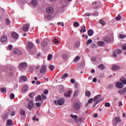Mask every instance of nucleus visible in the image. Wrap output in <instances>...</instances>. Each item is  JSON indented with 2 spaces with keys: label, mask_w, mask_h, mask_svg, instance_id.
Wrapping results in <instances>:
<instances>
[{
  "label": "nucleus",
  "mask_w": 126,
  "mask_h": 126,
  "mask_svg": "<svg viewBox=\"0 0 126 126\" xmlns=\"http://www.w3.org/2000/svg\"><path fill=\"white\" fill-rule=\"evenodd\" d=\"M64 102H65V100L63 98H61L58 100H55V104L59 105V106H62V105L64 104Z\"/></svg>",
  "instance_id": "nucleus-1"
},
{
  "label": "nucleus",
  "mask_w": 126,
  "mask_h": 126,
  "mask_svg": "<svg viewBox=\"0 0 126 126\" xmlns=\"http://www.w3.org/2000/svg\"><path fill=\"white\" fill-rule=\"evenodd\" d=\"M29 110H31L34 109V103H33V100H30L29 102Z\"/></svg>",
  "instance_id": "nucleus-2"
},
{
  "label": "nucleus",
  "mask_w": 126,
  "mask_h": 126,
  "mask_svg": "<svg viewBox=\"0 0 126 126\" xmlns=\"http://www.w3.org/2000/svg\"><path fill=\"white\" fill-rule=\"evenodd\" d=\"M13 53L15 55H18L20 56V55H22V52L19 50V49L17 48H15L13 49Z\"/></svg>",
  "instance_id": "nucleus-3"
},
{
  "label": "nucleus",
  "mask_w": 126,
  "mask_h": 126,
  "mask_svg": "<svg viewBox=\"0 0 126 126\" xmlns=\"http://www.w3.org/2000/svg\"><path fill=\"white\" fill-rule=\"evenodd\" d=\"M30 27V24H25L23 27V30L25 32H27L29 30V28Z\"/></svg>",
  "instance_id": "nucleus-4"
},
{
  "label": "nucleus",
  "mask_w": 126,
  "mask_h": 126,
  "mask_svg": "<svg viewBox=\"0 0 126 126\" xmlns=\"http://www.w3.org/2000/svg\"><path fill=\"white\" fill-rule=\"evenodd\" d=\"M46 11L47 13L52 14V13H54V8L52 7H48L46 8Z\"/></svg>",
  "instance_id": "nucleus-5"
},
{
  "label": "nucleus",
  "mask_w": 126,
  "mask_h": 126,
  "mask_svg": "<svg viewBox=\"0 0 126 126\" xmlns=\"http://www.w3.org/2000/svg\"><path fill=\"white\" fill-rule=\"evenodd\" d=\"M116 87L119 89H122L124 88V85L121 82H118L116 83Z\"/></svg>",
  "instance_id": "nucleus-6"
},
{
  "label": "nucleus",
  "mask_w": 126,
  "mask_h": 126,
  "mask_svg": "<svg viewBox=\"0 0 126 126\" xmlns=\"http://www.w3.org/2000/svg\"><path fill=\"white\" fill-rule=\"evenodd\" d=\"M31 5L32 6H33V7H35V6L38 5V1L36 0H32Z\"/></svg>",
  "instance_id": "nucleus-7"
},
{
  "label": "nucleus",
  "mask_w": 126,
  "mask_h": 126,
  "mask_svg": "<svg viewBox=\"0 0 126 126\" xmlns=\"http://www.w3.org/2000/svg\"><path fill=\"white\" fill-rule=\"evenodd\" d=\"M7 41V36L6 35H3L1 37L0 41L1 43H5Z\"/></svg>",
  "instance_id": "nucleus-8"
},
{
  "label": "nucleus",
  "mask_w": 126,
  "mask_h": 126,
  "mask_svg": "<svg viewBox=\"0 0 126 126\" xmlns=\"http://www.w3.org/2000/svg\"><path fill=\"white\" fill-rule=\"evenodd\" d=\"M28 88L29 87L27 85H24L22 89V92H23L24 93H26V92L28 91Z\"/></svg>",
  "instance_id": "nucleus-9"
},
{
  "label": "nucleus",
  "mask_w": 126,
  "mask_h": 126,
  "mask_svg": "<svg viewBox=\"0 0 126 126\" xmlns=\"http://www.w3.org/2000/svg\"><path fill=\"white\" fill-rule=\"evenodd\" d=\"M47 71V67L45 65H42L40 69V73H45Z\"/></svg>",
  "instance_id": "nucleus-10"
},
{
  "label": "nucleus",
  "mask_w": 126,
  "mask_h": 126,
  "mask_svg": "<svg viewBox=\"0 0 126 126\" xmlns=\"http://www.w3.org/2000/svg\"><path fill=\"white\" fill-rule=\"evenodd\" d=\"M126 92V87L124 88L122 90H120L118 91V93L120 94V95H123V94H125V93Z\"/></svg>",
  "instance_id": "nucleus-11"
},
{
  "label": "nucleus",
  "mask_w": 126,
  "mask_h": 126,
  "mask_svg": "<svg viewBox=\"0 0 126 126\" xmlns=\"http://www.w3.org/2000/svg\"><path fill=\"white\" fill-rule=\"evenodd\" d=\"M27 66V63H22L20 64V67L22 69H24V68H25Z\"/></svg>",
  "instance_id": "nucleus-12"
},
{
  "label": "nucleus",
  "mask_w": 126,
  "mask_h": 126,
  "mask_svg": "<svg viewBox=\"0 0 126 126\" xmlns=\"http://www.w3.org/2000/svg\"><path fill=\"white\" fill-rule=\"evenodd\" d=\"M11 35L13 38H14L15 39H18L19 35L16 32H12Z\"/></svg>",
  "instance_id": "nucleus-13"
},
{
  "label": "nucleus",
  "mask_w": 126,
  "mask_h": 126,
  "mask_svg": "<svg viewBox=\"0 0 126 126\" xmlns=\"http://www.w3.org/2000/svg\"><path fill=\"white\" fill-rule=\"evenodd\" d=\"M112 70L116 71V70H119L120 69V66H119L117 65H113L112 67Z\"/></svg>",
  "instance_id": "nucleus-14"
},
{
  "label": "nucleus",
  "mask_w": 126,
  "mask_h": 126,
  "mask_svg": "<svg viewBox=\"0 0 126 126\" xmlns=\"http://www.w3.org/2000/svg\"><path fill=\"white\" fill-rule=\"evenodd\" d=\"M71 94V91H68L64 94V96L65 97H70Z\"/></svg>",
  "instance_id": "nucleus-15"
},
{
  "label": "nucleus",
  "mask_w": 126,
  "mask_h": 126,
  "mask_svg": "<svg viewBox=\"0 0 126 126\" xmlns=\"http://www.w3.org/2000/svg\"><path fill=\"white\" fill-rule=\"evenodd\" d=\"M79 108H80V106L79 103H76L74 104V108L75 110H79Z\"/></svg>",
  "instance_id": "nucleus-16"
},
{
  "label": "nucleus",
  "mask_w": 126,
  "mask_h": 126,
  "mask_svg": "<svg viewBox=\"0 0 126 126\" xmlns=\"http://www.w3.org/2000/svg\"><path fill=\"white\" fill-rule=\"evenodd\" d=\"M114 121L115 123H121V122H122V119H121L120 117H117L115 118Z\"/></svg>",
  "instance_id": "nucleus-17"
},
{
  "label": "nucleus",
  "mask_w": 126,
  "mask_h": 126,
  "mask_svg": "<svg viewBox=\"0 0 126 126\" xmlns=\"http://www.w3.org/2000/svg\"><path fill=\"white\" fill-rule=\"evenodd\" d=\"M98 68L100 69V70H104L106 67H105V66L103 64H100L98 66Z\"/></svg>",
  "instance_id": "nucleus-18"
},
{
  "label": "nucleus",
  "mask_w": 126,
  "mask_h": 126,
  "mask_svg": "<svg viewBox=\"0 0 126 126\" xmlns=\"http://www.w3.org/2000/svg\"><path fill=\"white\" fill-rule=\"evenodd\" d=\"M97 44L98 46H99V47H103V46H105V42H104L103 41H98Z\"/></svg>",
  "instance_id": "nucleus-19"
},
{
  "label": "nucleus",
  "mask_w": 126,
  "mask_h": 126,
  "mask_svg": "<svg viewBox=\"0 0 126 126\" xmlns=\"http://www.w3.org/2000/svg\"><path fill=\"white\" fill-rule=\"evenodd\" d=\"M13 123H12V120H8L7 121V124L6 125V126H12Z\"/></svg>",
  "instance_id": "nucleus-20"
},
{
  "label": "nucleus",
  "mask_w": 126,
  "mask_h": 126,
  "mask_svg": "<svg viewBox=\"0 0 126 126\" xmlns=\"http://www.w3.org/2000/svg\"><path fill=\"white\" fill-rule=\"evenodd\" d=\"M64 91V89L63 88V86L62 85L59 86V91L60 93L63 92Z\"/></svg>",
  "instance_id": "nucleus-21"
},
{
  "label": "nucleus",
  "mask_w": 126,
  "mask_h": 126,
  "mask_svg": "<svg viewBox=\"0 0 126 126\" xmlns=\"http://www.w3.org/2000/svg\"><path fill=\"white\" fill-rule=\"evenodd\" d=\"M104 41H105L106 43H110L111 42V38H110V37H106L104 38Z\"/></svg>",
  "instance_id": "nucleus-22"
},
{
  "label": "nucleus",
  "mask_w": 126,
  "mask_h": 126,
  "mask_svg": "<svg viewBox=\"0 0 126 126\" xmlns=\"http://www.w3.org/2000/svg\"><path fill=\"white\" fill-rule=\"evenodd\" d=\"M89 36H92L94 34V32L92 30H89L88 32Z\"/></svg>",
  "instance_id": "nucleus-23"
},
{
  "label": "nucleus",
  "mask_w": 126,
  "mask_h": 126,
  "mask_svg": "<svg viewBox=\"0 0 126 126\" xmlns=\"http://www.w3.org/2000/svg\"><path fill=\"white\" fill-rule=\"evenodd\" d=\"M45 19H46V20H50V19H52V16L47 15L45 16Z\"/></svg>",
  "instance_id": "nucleus-24"
},
{
  "label": "nucleus",
  "mask_w": 126,
  "mask_h": 126,
  "mask_svg": "<svg viewBox=\"0 0 126 126\" xmlns=\"http://www.w3.org/2000/svg\"><path fill=\"white\" fill-rule=\"evenodd\" d=\"M101 96H102L101 94H98L95 96H94V101H97V100H98V99H99V98H101Z\"/></svg>",
  "instance_id": "nucleus-25"
},
{
  "label": "nucleus",
  "mask_w": 126,
  "mask_h": 126,
  "mask_svg": "<svg viewBox=\"0 0 126 126\" xmlns=\"http://www.w3.org/2000/svg\"><path fill=\"white\" fill-rule=\"evenodd\" d=\"M85 95L87 97H90L91 96V93L89 91H87L85 92Z\"/></svg>",
  "instance_id": "nucleus-26"
},
{
  "label": "nucleus",
  "mask_w": 126,
  "mask_h": 126,
  "mask_svg": "<svg viewBox=\"0 0 126 126\" xmlns=\"http://www.w3.org/2000/svg\"><path fill=\"white\" fill-rule=\"evenodd\" d=\"M80 32H83V33L86 32V27L85 26H84L83 28H82Z\"/></svg>",
  "instance_id": "nucleus-27"
},
{
  "label": "nucleus",
  "mask_w": 126,
  "mask_h": 126,
  "mask_svg": "<svg viewBox=\"0 0 126 126\" xmlns=\"http://www.w3.org/2000/svg\"><path fill=\"white\" fill-rule=\"evenodd\" d=\"M21 79L24 81V82H25V81H27V77L25 76H23L21 77Z\"/></svg>",
  "instance_id": "nucleus-28"
},
{
  "label": "nucleus",
  "mask_w": 126,
  "mask_h": 126,
  "mask_svg": "<svg viewBox=\"0 0 126 126\" xmlns=\"http://www.w3.org/2000/svg\"><path fill=\"white\" fill-rule=\"evenodd\" d=\"M33 47H34V44L32 42L29 43L28 48H29V49H32Z\"/></svg>",
  "instance_id": "nucleus-29"
},
{
  "label": "nucleus",
  "mask_w": 126,
  "mask_h": 126,
  "mask_svg": "<svg viewBox=\"0 0 126 126\" xmlns=\"http://www.w3.org/2000/svg\"><path fill=\"white\" fill-rule=\"evenodd\" d=\"M121 82L123 84H124V85H126V79L121 78Z\"/></svg>",
  "instance_id": "nucleus-30"
},
{
  "label": "nucleus",
  "mask_w": 126,
  "mask_h": 126,
  "mask_svg": "<svg viewBox=\"0 0 126 126\" xmlns=\"http://www.w3.org/2000/svg\"><path fill=\"white\" fill-rule=\"evenodd\" d=\"M20 115H22V116H25V111L23 109H20Z\"/></svg>",
  "instance_id": "nucleus-31"
},
{
  "label": "nucleus",
  "mask_w": 126,
  "mask_h": 126,
  "mask_svg": "<svg viewBox=\"0 0 126 126\" xmlns=\"http://www.w3.org/2000/svg\"><path fill=\"white\" fill-rule=\"evenodd\" d=\"M70 117L72 119H74V120H76V119L78 118V116H77V115H74L73 114H71Z\"/></svg>",
  "instance_id": "nucleus-32"
},
{
  "label": "nucleus",
  "mask_w": 126,
  "mask_h": 126,
  "mask_svg": "<svg viewBox=\"0 0 126 126\" xmlns=\"http://www.w3.org/2000/svg\"><path fill=\"white\" fill-rule=\"evenodd\" d=\"M62 58L64 60V61H66V60H67V55H66V54H63L62 55Z\"/></svg>",
  "instance_id": "nucleus-33"
},
{
  "label": "nucleus",
  "mask_w": 126,
  "mask_h": 126,
  "mask_svg": "<svg viewBox=\"0 0 126 126\" xmlns=\"http://www.w3.org/2000/svg\"><path fill=\"white\" fill-rule=\"evenodd\" d=\"M80 59V57L79 56H77L75 58L74 60V62H75V63H77V62H78V60Z\"/></svg>",
  "instance_id": "nucleus-34"
},
{
  "label": "nucleus",
  "mask_w": 126,
  "mask_h": 126,
  "mask_svg": "<svg viewBox=\"0 0 126 126\" xmlns=\"http://www.w3.org/2000/svg\"><path fill=\"white\" fill-rule=\"evenodd\" d=\"M74 27H78L79 26V23L75 22L73 24Z\"/></svg>",
  "instance_id": "nucleus-35"
},
{
  "label": "nucleus",
  "mask_w": 126,
  "mask_h": 126,
  "mask_svg": "<svg viewBox=\"0 0 126 126\" xmlns=\"http://www.w3.org/2000/svg\"><path fill=\"white\" fill-rule=\"evenodd\" d=\"M113 85L112 84H111L107 86L106 88L107 89H112L113 88Z\"/></svg>",
  "instance_id": "nucleus-36"
},
{
  "label": "nucleus",
  "mask_w": 126,
  "mask_h": 126,
  "mask_svg": "<svg viewBox=\"0 0 126 126\" xmlns=\"http://www.w3.org/2000/svg\"><path fill=\"white\" fill-rule=\"evenodd\" d=\"M52 58H53V55L52 54H49L47 57L48 61H51V60H52Z\"/></svg>",
  "instance_id": "nucleus-37"
},
{
  "label": "nucleus",
  "mask_w": 126,
  "mask_h": 126,
  "mask_svg": "<svg viewBox=\"0 0 126 126\" xmlns=\"http://www.w3.org/2000/svg\"><path fill=\"white\" fill-rule=\"evenodd\" d=\"M68 76V74L67 73H65L62 75V79H64V78L67 77Z\"/></svg>",
  "instance_id": "nucleus-38"
},
{
  "label": "nucleus",
  "mask_w": 126,
  "mask_h": 126,
  "mask_svg": "<svg viewBox=\"0 0 126 126\" xmlns=\"http://www.w3.org/2000/svg\"><path fill=\"white\" fill-rule=\"evenodd\" d=\"M7 116H8V114L7 113L5 114L3 116V120H7Z\"/></svg>",
  "instance_id": "nucleus-39"
},
{
  "label": "nucleus",
  "mask_w": 126,
  "mask_h": 126,
  "mask_svg": "<svg viewBox=\"0 0 126 126\" xmlns=\"http://www.w3.org/2000/svg\"><path fill=\"white\" fill-rule=\"evenodd\" d=\"M115 19L117 21H119V20H121V19H122V17L121 16V15H119L117 17L115 18Z\"/></svg>",
  "instance_id": "nucleus-40"
},
{
  "label": "nucleus",
  "mask_w": 126,
  "mask_h": 126,
  "mask_svg": "<svg viewBox=\"0 0 126 126\" xmlns=\"http://www.w3.org/2000/svg\"><path fill=\"white\" fill-rule=\"evenodd\" d=\"M79 94V91L76 90L74 93V96H77Z\"/></svg>",
  "instance_id": "nucleus-41"
},
{
  "label": "nucleus",
  "mask_w": 126,
  "mask_h": 126,
  "mask_svg": "<svg viewBox=\"0 0 126 126\" xmlns=\"http://www.w3.org/2000/svg\"><path fill=\"white\" fill-rule=\"evenodd\" d=\"M0 91L2 93H3V92H5L6 91V88H1Z\"/></svg>",
  "instance_id": "nucleus-42"
},
{
  "label": "nucleus",
  "mask_w": 126,
  "mask_h": 126,
  "mask_svg": "<svg viewBox=\"0 0 126 126\" xmlns=\"http://www.w3.org/2000/svg\"><path fill=\"white\" fill-rule=\"evenodd\" d=\"M119 37L121 38V39H124V38H126V35H124V34H119Z\"/></svg>",
  "instance_id": "nucleus-43"
},
{
  "label": "nucleus",
  "mask_w": 126,
  "mask_h": 126,
  "mask_svg": "<svg viewBox=\"0 0 126 126\" xmlns=\"http://www.w3.org/2000/svg\"><path fill=\"white\" fill-rule=\"evenodd\" d=\"M99 23L102 25V26H104L105 25V22L103 20H100L99 21Z\"/></svg>",
  "instance_id": "nucleus-44"
},
{
  "label": "nucleus",
  "mask_w": 126,
  "mask_h": 126,
  "mask_svg": "<svg viewBox=\"0 0 126 126\" xmlns=\"http://www.w3.org/2000/svg\"><path fill=\"white\" fill-rule=\"evenodd\" d=\"M93 41L92 40V39H89L87 41V45H89L90 44H91V43H92Z\"/></svg>",
  "instance_id": "nucleus-45"
},
{
  "label": "nucleus",
  "mask_w": 126,
  "mask_h": 126,
  "mask_svg": "<svg viewBox=\"0 0 126 126\" xmlns=\"http://www.w3.org/2000/svg\"><path fill=\"white\" fill-rule=\"evenodd\" d=\"M6 25H9L10 24V21L9 20V19H6Z\"/></svg>",
  "instance_id": "nucleus-46"
},
{
  "label": "nucleus",
  "mask_w": 126,
  "mask_h": 126,
  "mask_svg": "<svg viewBox=\"0 0 126 126\" xmlns=\"http://www.w3.org/2000/svg\"><path fill=\"white\" fill-rule=\"evenodd\" d=\"M35 105L36 107H41V106L42 105V103H41L40 102H36L35 103Z\"/></svg>",
  "instance_id": "nucleus-47"
},
{
  "label": "nucleus",
  "mask_w": 126,
  "mask_h": 126,
  "mask_svg": "<svg viewBox=\"0 0 126 126\" xmlns=\"http://www.w3.org/2000/svg\"><path fill=\"white\" fill-rule=\"evenodd\" d=\"M92 15V14L91 13H86L84 15V16H91Z\"/></svg>",
  "instance_id": "nucleus-48"
},
{
  "label": "nucleus",
  "mask_w": 126,
  "mask_h": 126,
  "mask_svg": "<svg viewBox=\"0 0 126 126\" xmlns=\"http://www.w3.org/2000/svg\"><path fill=\"white\" fill-rule=\"evenodd\" d=\"M14 97H15V95H14V94H11L10 95V99H11V100L14 99Z\"/></svg>",
  "instance_id": "nucleus-49"
},
{
  "label": "nucleus",
  "mask_w": 126,
  "mask_h": 126,
  "mask_svg": "<svg viewBox=\"0 0 126 126\" xmlns=\"http://www.w3.org/2000/svg\"><path fill=\"white\" fill-rule=\"evenodd\" d=\"M91 60L93 61V63H95V62H96V58L95 57H93L92 58Z\"/></svg>",
  "instance_id": "nucleus-50"
},
{
  "label": "nucleus",
  "mask_w": 126,
  "mask_h": 126,
  "mask_svg": "<svg viewBox=\"0 0 126 126\" xmlns=\"http://www.w3.org/2000/svg\"><path fill=\"white\" fill-rule=\"evenodd\" d=\"M116 52H117V54H118V55H120V54H122V52L121 49L116 50Z\"/></svg>",
  "instance_id": "nucleus-51"
},
{
  "label": "nucleus",
  "mask_w": 126,
  "mask_h": 126,
  "mask_svg": "<svg viewBox=\"0 0 126 126\" xmlns=\"http://www.w3.org/2000/svg\"><path fill=\"white\" fill-rule=\"evenodd\" d=\"M49 68H50V70H54V68H55V66H54V65H50V66H49Z\"/></svg>",
  "instance_id": "nucleus-52"
},
{
  "label": "nucleus",
  "mask_w": 126,
  "mask_h": 126,
  "mask_svg": "<svg viewBox=\"0 0 126 126\" xmlns=\"http://www.w3.org/2000/svg\"><path fill=\"white\" fill-rule=\"evenodd\" d=\"M105 106L106 107H110L111 106V104H110V103H109V102H106L105 103Z\"/></svg>",
  "instance_id": "nucleus-53"
},
{
  "label": "nucleus",
  "mask_w": 126,
  "mask_h": 126,
  "mask_svg": "<svg viewBox=\"0 0 126 126\" xmlns=\"http://www.w3.org/2000/svg\"><path fill=\"white\" fill-rule=\"evenodd\" d=\"M53 42L54 43H55V44H58V43H59V40L57 39V38H55L53 40Z\"/></svg>",
  "instance_id": "nucleus-54"
},
{
  "label": "nucleus",
  "mask_w": 126,
  "mask_h": 126,
  "mask_svg": "<svg viewBox=\"0 0 126 126\" xmlns=\"http://www.w3.org/2000/svg\"><path fill=\"white\" fill-rule=\"evenodd\" d=\"M70 82L72 83V84H74V83H75V80H74L73 79H71L70 80Z\"/></svg>",
  "instance_id": "nucleus-55"
},
{
  "label": "nucleus",
  "mask_w": 126,
  "mask_h": 126,
  "mask_svg": "<svg viewBox=\"0 0 126 126\" xmlns=\"http://www.w3.org/2000/svg\"><path fill=\"white\" fill-rule=\"evenodd\" d=\"M99 15V13L98 12H95L94 13V16H98Z\"/></svg>",
  "instance_id": "nucleus-56"
},
{
  "label": "nucleus",
  "mask_w": 126,
  "mask_h": 126,
  "mask_svg": "<svg viewBox=\"0 0 126 126\" xmlns=\"http://www.w3.org/2000/svg\"><path fill=\"white\" fill-rule=\"evenodd\" d=\"M93 101V98H91L88 100V103H92Z\"/></svg>",
  "instance_id": "nucleus-57"
},
{
  "label": "nucleus",
  "mask_w": 126,
  "mask_h": 126,
  "mask_svg": "<svg viewBox=\"0 0 126 126\" xmlns=\"http://www.w3.org/2000/svg\"><path fill=\"white\" fill-rule=\"evenodd\" d=\"M47 45V43H45V42H42L41 43V46L42 47H45L46 45Z\"/></svg>",
  "instance_id": "nucleus-58"
},
{
  "label": "nucleus",
  "mask_w": 126,
  "mask_h": 126,
  "mask_svg": "<svg viewBox=\"0 0 126 126\" xmlns=\"http://www.w3.org/2000/svg\"><path fill=\"white\" fill-rule=\"evenodd\" d=\"M37 99H38L39 101L42 100V97L41 96V95L37 96Z\"/></svg>",
  "instance_id": "nucleus-59"
},
{
  "label": "nucleus",
  "mask_w": 126,
  "mask_h": 126,
  "mask_svg": "<svg viewBox=\"0 0 126 126\" xmlns=\"http://www.w3.org/2000/svg\"><path fill=\"white\" fill-rule=\"evenodd\" d=\"M12 48H13V46H12V45H9V49L10 51H11V50H12Z\"/></svg>",
  "instance_id": "nucleus-60"
},
{
  "label": "nucleus",
  "mask_w": 126,
  "mask_h": 126,
  "mask_svg": "<svg viewBox=\"0 0 126 126\" xmlns=\"http://www.w3.org/2000/svg\"><path fill=\"white\" fill-rule=\"evenodd\" d=\"M41 97L43 98V99H46L47 98V97H46V95H45L44 94H41Z\"/></svg>",
  "instance_id": "nucleus-61"
},
{
  "label": "nucleus",
  "mask_w": 126,
  "mask_h": 126,
  "mask_svg": "<svg viewBox=\"0 0 126 126\" xmlns=\"http://www.w3.org/2000/svg\"><path fill=\"white\" fill-rule=\"evenodd\" d=\"M43 93L44 94H48V93H49V91H48L47 90H45Z\"/></svg>",
  "instance_id": "nucleus-62"
},
{
  "label": "nucleus",
  "mask_w": 126,
  "mask_h": 126,
  "mask_svg": "<svg viewBox=\"0 0 126 126\" xmlns=\"http://www.w3.org/2000/svg\"><path fill=\"white\" fill-rule=\"evenodd\" d=\"M15 115V111H13L11 113V116H13Z\"/></svg>",
  "instance_id": "nucleus-63"
},
{
  "label": "nucleus",
  "mask_w": 126,
  "mask_h": 126,
  "mask_svg": "<svg viewBox=\"0 0 126 126\" xmlns=\"http://www.w3.org/2000/svg\"><path fill=\"white\" fill-rule=\"evenodd\" d=\"M122 49H123L124 51H126V45L123 46L122 47Z\"/></svg>",
  "instance_id": "nucleus-64"
}]
</instances>
